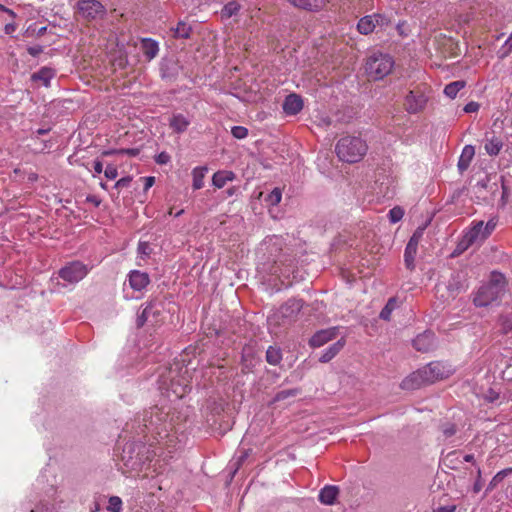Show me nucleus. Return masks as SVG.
I'll list each match as a JSON object with an SVG mask.
<instances>
[{"mask_svg": "<svg viewBox=\"0 0 512 512\" xmlns=\"http://www.w3.org/2000/svg\"><path fill=\"white\" fill-rule=\"evenodd\" d=\"M507 279L504 274L493 271L487 282L483 283L474 293L473 304L476 307H488L500 301L507 292Z\"/></svg>", "mask_w": 512, "mask_h": 512, "instance_id": "obj_1", "label": "nucleus"}, {"mask_svg": "<svg viewBox=\"0 0 512 512\" xmlns=\"http://www.w3.org/2000/svg\"><path fill=\"white\" fill-rule=\"evenodd\" d=\"M167 413L163 412L158 406L144 410L143 413L137 416L134 424L137 425L136 433L138 435L152 432L161 435L162 432H167L166 429Z\"/></svg>", "mask_w": 512, "mask_h": 512, "instance_id": "obj_2", "label": "nucleus"}, {"mask_svg": "<svg viewBox=\"0 0 512 512\" xmlns=\"http://www.w3.org/2000/svg\"><path fill=\"white\" fill-rule=\"evenodd\" d=\"M368 146L360 137L344 136L336 144L335 151L338 158L347 163H356L366 154Z\"/></svg>", "mask_w": 512, "mask_h": 512, "instance_id": "obj_3", "label": "nucleus"}, {"mask_svg": "<svg viewBox=\"0 0 512 512\" xmlns=\"http://www.w3.org/2000/svg\"><path fill=\"white\" fill-rule=\"evenodd\" d=\"M394 64V59L389 54L375 52L367 58L365 70L369 78L382 80L392 72Z\"/></svg>", "mask_w": 512, "mask_h": 512, "instance_id": "obj_4", "label": "nucleus"}, {"mask_svg": "<svg viewBox=\"0 0 512 512\" xmlns=\"http://www.w3.org/2000/svg\"><path fill=\"white\" fill-rule=\"evenodd\" d=\"M302 307L301 300L290 299L269 318V321L279 326H289L297 320Z\"/></svg>", "mask_w": 512, "mask_h": 512, "instance_id": "obj_5", "label": "nucleus"}, {"mask_svg": "<svg viewBox=\"0 0 512 512\" xmlns=\"http://www.w3.org/2000/svg\"><path fill=\"white\" fill-rule=\"evenodd\" d=\"M483 228V221L473 222L472 226L464 234L462 240L458 244V250L464 251L470 246L481 243L487 239Z\"/></svg>", "mask_w": 512, "mask_h": 512, "instance_id": "obj_6", "label": "nucleus"}, {"mask_svg": "<svg viewBox=\"0 0 512 512\" xmlns=\"http://www.w3.org/2000/svg\"><path fill=\"white\" fill-rule=\"evenodd\" d=\"M88 273V268L80 261H72L62 267L58 275L61 279L69 283H77Z\"/></svg>", "mask_w": 512, "mask_h": 512, "instance_id": "obj_7", "label": "nucleus"}, {"mask_svg": "<svg viewBox=\"0 0 512 512\" xmlns=\"http://www.w3.org/2000/svg\"><path fill=\"white\" fill-rule=\"evenodd\" d=\"M79 14L88 21L104 17L106 9L98 0H79L77 2Z\"/></svg>", "mask_w": 512, "mask_h": 512, "instance_id": "obj_8", "label": "nucleus"}, {"mask_svg": "<svg viewBox=\"0 0 512 512\" xmlns=\"http://www.w3.org/2000/svg\"><path fill=\"white\" fill-rule=\"evenodd\" d=\"M475 193L478 196H482L486 198L484 192L489 193L491 196H494L498 191V179L496 175H485L483 178L479 179L474 186Z\"/></svg>", "mask_w": 512, "mask_h": 512, "instance_id": "obj_9", "label": "nucleus"}, {"mask_svg": "<svg viewBox=\"0 0 512 512\" xmlns=\"http://www.w3.org/2000/svg\"><path fill=\"white\" fill-rule=\"evenodd\" d=\"M338 335V328L331 327L317 331L309 340L312 348H318L333 340Z\"/></svg>", "mask_w": 512, "mask_h": 512, "instance_id": "obj_10", "label": "nucleus"}, {"mask_svg": "<svg viewBox=\"0 0 512 512\" xmlns=\"http://www.w3.org/2000/svg\"><path fill=\"white\" fill-rule=\"evenodd\" d=\"M424 373V379L428 384L434 383L437 380L443 379L445 375L444 366L440 362H430L425 367L421 368Z\"/></svg>", "mask_w": 512, "mask_h": 512, "instance_id": "obj_11", "label": "nucleus"}, {"mask_svg": "<svg viewBox=\"0 0 512 512\" xmlns=\"http://www.w3.org/2000/svg\"><path fill=\"white\" fill-rule=\"evenodd\" d=\"M484 141V149L489 156H497L504 145L502 137L497 136L494 131L486 132Z\"/></svg>", "mask_w": 512, "mask_h": 512, "instance_id": "obj_12", "label": "nucleus"}, {"mask_svg": "<svg viewBox=\"0 0 512 512\" xmlns=\"http://www.w3.org/2000/svg\"><path fill=\"white\" fill-rule=\"evenodd\" d=\"M426 102L427 99L424 94H416L415 92L410 91L405 98L406 110L411 114L418 113L424 109Z\"/></svg>", "mask_w": 512, "mask_h": 512, "instance_id": "obj_13", "label": "nucleus"}, {"mask_svg": "<svg viewBox=\"0 0 512 512\" xmlns=\"http://www.w3.org/2000/svg\"><path fill=\"white\" fill-rule=\"evenodd\" d=\"M303 106L304 103L301 96L292 93L285 98L282 108L287 115H297L303 109Z\"/></svg>", "mask_w": 512, "mask_h": 512, "instance_id": "obj_14", "label": "nucleus"}, {"mask_svg": "<svg viewBox=\"0 0 512 512\" xmlns=\"http://www.w3.org/2000/svg\"><path fill=\"white\" fill-rule=\"evenodd\" d=\"M427 384L422 369H418L402 380L401 388L404 390H415Z\"/></svg>", "mask_w": 512, "mask_h": 512, "instance_id": "obj_15", "label": "nucleus"}, {"mask_svg": "<svg viewBox=\"0 0 512 512\" xmlns=\"http://www.w3.org/2000/svg\"><path fill=\"white\" fill-rule=\"evenodd\" d=\"M128 282L133 290L141 291L150 283V278L146 272L132 270L128 275Z\"/></svg>", "mask_w": 512, "mask_h": 512, "instance_id": "obj_16", "label": "nucleus"}, {"mask_svg": "<svg viewBox=\"0 0 512 512\" xmlns=\"http://www.w3.org/2000/svg\"><path fill=\"white\" fill-rule=\"evenodd\" d=\"M413 346L420 352H428L434 347V334L431 332H424L419 334L413 340Z\"/></svg>", "mask_w": 512, "mask_h": 512, "instance_id": "obj_17", "label": "nucleus"}, {"mask_svg": "<svg viewBox=\"0 0 512 512\" xmlns=\"http://www.w3.org/2000/svg\"><path fill=\"white\" fill-rule=\"evenodd\" d=\"M339 495V488L334 485H326L319 492V501L325 505H333Z\"/></svg>", "mask_w": 512, "mask_h": 512, "instance_id": "obj_18", "label": "nucleus"}, {"mask_svg": "<svg viewBox=\"0 0 512 512\" xmlns=\"http://www.w3.org/2000/svg\"><path fill=\"white\" fill-rule=\"evenodd\" d=\"M147 308H151L149 313L150 326H158L163 322V305L157 301H151L147 304Z\"/></svg>", "mask_w": 512, "mask_h": 512, "instance_id": "obj_19", "label": "nucleus"}, {"mask_svg": "<svg viewBox=\"0 0 512 512\" xmlns=\"http://www.w3.org/2000/svg\"><path fill=\"white\" fill-rule=\"evenodd\" d=\"M55 70L50 67H42L31 75L33 82H41L45 87L50 86L51 79L55 76Z\"/></svg>", "mask_w": 512, "mask_h": 512, "instance_id": "obj_20", "label": "nucleus"}, {"mask_svg": "<svg viewBox=\"0 0 512 512\" xmlns=\"http://www.w3.org/2000/svg\"><path fill=\"white\" fill-rule=\"evenodd\" d=\"M288 2L296 8L306 11H318L325 4L324 0H288Z\"/></svg>", "mask_w": 512, "mask_h": 512, "instance_id": "obj_21", "label": "nucleus"}, {"mask_svg": "<svg viewBox=\"0 0 512 512\" xmlns=\"http://www.w3.org/2000/svg\"><path fill=\"white\" fill-rule=\"evenodd\" d=\"M345 346V339L341 338L337 342L329 346L320 356L321 363H328L331 361Z\"/></svg>", "mask_w": 512, "mask_h": 512, "instance_id": "obj_22", "label": "nucleus"}, {"mask_svg": "<svg viewBox=\"0 0 512 512\" xmlns=\"http://www.w3.org/2000/svg\"><path fill=\"white\" fill-rule=\"evenodd\" d=\"M474 155H475V149L472 145H466L463 148L460 158L458 160V164H457L458 169L461 173L468 169Z\"/></svg>", "mask_w": 512, "mask_h": 512, "instance_id": "obj_23", "label": "nucleus"}, {"mask_svg": "<svg viewBox=\"0 0 512 512\" xmlns=\"http://www.w3.org/2000/svg\"><path fill=\"white\" fill-rule=\"evenodd\" d=\"M141 50H142L144 56L148 60H151L154 57H156V55L158 54L159 46L155 40H153L151 38H143L141 40Z\"/></svg>", "mask_w": 512, "mask_h": 512, "instance_id": "obj_24", "label": "nucleus"}, {"mask_svg": "<svg viewBox=\"0 0 512 512\" xmlns=\"http://www.w3.org/2000/svg\"><path fill=\"white\" fill-rule=\"evenodd\" d=\"M169 125L174 132L183 133L190 125V120L187 119L183 114H176L171 118Z\"/></svg>", "mask_w": 512, "mask_h": 512, "instance_id": "obj_25", "label": "nucleus"}, {"mask_svg": "<svg viewBox=\"0 0 512 512\" xmlns=\"http://www.w3.org/2000/svg\"><path fill=\"white\" fill-rule=\"evenodd\" d=\"M418 246L407 243L404 251V263L408 270L412 271L415 268V257L417 254Z\"/></svg>", "mask_w": 512, "mask_h": 512, "instance_id": "obj_26", "label": "nucleus"}, {"mask_svg": "<svg viewBox=\"0 0 512 512\" xmlns=\"http://www.w3.org/2000/svg\"><path fill=\"white\" fill-rule=\"evenodd\" d=\"M235 175L231 171H218L212 177V183L217 188H222L228 181H232Z\"/></svg>", "mask_w": 512, "mask_h": 512, "instance_id": "obj_27", "label": "nucleus"}, {"mask_svg": "<svg viewBox=\"0 0 512 512\" xmlns=\"http://www.w3.org/2000/svg\"><path fill=\"white\" fill-rule=\"evenodd\" d=\"M173 37L176 39L190 38L192 27L184 21H179L176 28H172Z\"/></svg>", "mask_w": 512, "mask_h": 512, "instance_id": "obj_28", "label": "nucleus"}, {"mask_svg": "<svg viewBox=\"0 0 512 512\" xmlns=\"http://www.w3.org/2000/svg\"><path fill=\"white\" fill-rule=\"evenodd\" d=\"M208 169L207 167H196L192 171L193 176V189L199 190L204 186V178L206 176Z\"/></svg>", "mask_w": 512, "mask_h": 512, "instance_id": "obj_29", "label": "nucleus"}, {"mask_svg": "<svg viewBox=\"0 0 512 512\" xmlns=\"http://www.w3.org/2000/svg\"><path fill=\"white\" fill-rule=\"evenodd\" d=\"M373 18L371 15H366L362 17L357 23V30L359 33L363 35H368L372 33L375 29V24H373Z\"/></svg>", "mask_w": 512, "mask_h": 512, "instance_id": "obj_30", "label": "nucleus"}, {"mask_svg": "<svg viewBox=\"0 0 512 512\" xmlns=\"http://www.w3.org/2000/svg\"><path fill=\"white\" fill-rule=\"evenodd\" d=\"M466 86V82L464 80H457L447 84L444 88V94L450 99L456 98L457 94L460 90H462Z\"/></svg>", "mask_w": 512, "mask_h": 512, "instance_id": "obj_31", "label": "nucleus"}, {"mask_svg": "<svg viewBox=\"0 0 512 512\" xmlns=\"http://www.w3.org/2000/svg\"><path fill=\"white\" fill-rule=\"evenodd\" d=\"M398 307V300L396 297H391L388 299L386 305L383 307L379 314V318L385 321H389L391 319L392 312Z\"/></svg>", "mask_w": 512, "mask_h": 512, "instance_id": "obj_32", "label": "nucleus"}, {"mask_svg": "<svg viewBox=\"0 0 512 512\" xmlns=\"http://www.w3.org/2000/svg\"><path fill=\"white\" fill-rule=\"evenodd\" d=\"M510 474H512V467L503 469V470L499 471L498 473H496V475L491 479V481L489 482V484L487 486L486 494H488L489 492H492L497 487V485L501 481H503V479L506 476H508Z\"/></svg>", "mask_w": 512, "mask_h": 512, "instance_id": "obj_33", "label": "nucleus"}, {"mask_svg": "<svg viewBox=\"0 0 512 512\" xmlns=\"http://www.w3.org/2000/svg\"><path fill=\"white\" fill-rule=\"evenodd\" d=\"M282 360V351L277 346H269L266 351V361L270 365H278Z\"/></svg>", "mask_w": 512, "mask_h": 512, "instance_id": "obj_34", "label": "nucleus"}, {"mask_svg": "<svg viewBox=\"0 0 512 512\" xmlns=\"http://www.w3.org/2000/svg\"><path fill=\"white\" fill-rule=\"evenodd\" d=\"M240 10V5L236 1L228 2L221 10V17L228 19L233 15H236Z\"/></svg>", "mask_w": 512, "mask_h": 512, "instance_id": "obj_35", "label": "nucleus"}, {"mask_svg": "<svg viewBox=\"0 0 512 512\" xmlns=\"http://www.w3.org/2000/svg\"><path fill=\"white\" fill-rule=\"evenodd\" d=\"M281 199V189L276 187L265 197V202L270 206H276L280 203Z\"/></svg>", "mask_w": 512, "mask_h": 512, "instance_id": "obj_36", "label": "nucleus"}, {"mask_svg": "<svg viewBox=\"0 0 512 512\" xmlns=\"http://www.w3.org/2000/svg\"><path fill=\"white\" fill-rule=\"evenodd\" d=\"M298 394H300V389H298V388L281 390L276 393V395L274 397V401H276V402L282 401L289 397H295Z\"/></svg>", "mask_w": 512, "mask_h": 512, "instance_id": "obj_37", "label": "nucleus"}, {"mask_svg": "<svg viewBox=\"0 0 512 512\" xmlns=\"http://www.w3.org/2000/svg\"><path fill=\"white\" fill-rule=\"evenodd\" d=\"M151 311V308H147V305L143 308L142 312L138 314L136 319V326L137 328H141L144 325L148 324L150 325V318L149 313Z\"/></svg>", "mask_w": 512, "mask_h": 512, "instance_id": "obj_38", "label": "nucleus"}, {"mask_svg": "<svg viewBox=\"0 0 512 512\" xmlns=\"http://www.w3.org/2000/svg\"><path fill=\"white\" fill-rule=\"evenodd\" d=\"M440 430L445 439H449L457 432V426L454 423H444L441 425Z\"/></svg>", "mask_w": 512, "mask_h": 512, "instance_id": "obj_39", "label": "nucleus"}, {"mask_svg": "<svg viewBox=\"0 0 512 512\" xmlns=\"http://www.w3.org/2000/svg\"><path fill=\"white\" fill-rule=\"evenodd\" d=\"M403 216H404V210L399 206H395L388 213V218H389L390 222L393 224L399 222L403 218Z\"/></svg>", "mask_w": 512, "mask_h": 512, "instance_id": "obj_40", "label": "nucleus"}, {"mask_svg": "<svg viewBox=\"0 0 512 512\" xmlns=\"http://www.w3.org/2000/svg\"><path fill=\"white\" fill-rule=\"evenodd\" d=\"M140 150L138 148H127V149H119V150H108L104 151L103 155H114V154H126L132 157H135L139 154Z\"/></svg>", "mask_w": 512, "mask_h": 512, "instance_id": "obj_41", "label": "nucleus"}, {"mask_svg": "<svg viewBox=\"0 0 512 512\" xmlns=\"http://www.w3.org/2000/svg\"><path fill=\"white\" fill-rule=\"evenodd\" d=\"M107 510L110 512H121L122 511V500L118 496H111L109 498V504Z\"/></svg>", "mask_w": 512, "mask_h": 512, "instance_id": "obj_42", "label": "nucleus"}, {"mask_svg": "<svg viewBox=\"0 0 512 512\" xmlns=\"http://www.w3.org/2000/svg\"><path fill=\"white\" fill-rule=\"evenodd\" d=\"M482 397L488 403H495L500 399V392L494 388H489L483 393Z\"/></svg>", "mask_w": 512, "mask_h": 512, "instance_id": "obj_43", "label": "nucleus"}, {"mask_svg": "<svg viewBox=\"0 0 512 512\" xmlns=\"http://www.w3.org/2000/svg\"><path fill=\"white\" fill-rule=\"evenodd\" d=\"M371 17L373 18L372 20H373V24H375V28L377 26L385 27L390 24V19L383 14L375 13V14H372Z\"/></svg>", "mask_w": 512, "mask_h": 512, "instance_id": "obj_44", "label": "nucleus"}, {"mask_svg": "<svg viewBox=\"0 0 512 512\" xmlns=\"http://www.w3.org/2000/svg\"><path fill=\"white\" fill-rule=\"evenodd\" d=\"M501 331L504 334L509 333L512 330V318L509 316L502 315L500 317Z\"/></svg>", "mask_w": 512, "mask_h": 512, "instance_id": "obj_45", "label": "nucleus"}, {"mask_svg": "<svg viewBox=\"0 0 512 512\" xmlns=\"http://www.w3.org/2000/svg\"><path fill=\"white\" fill-rule=\"evenodd\" d=\"M512 52V33L508 37V39L505 41L504 45L501 47L499 53L500 58H505Z\"/></svg>", "mask_w": 512, "mask_h": 512, "instance_id": "obj_46", "label": "nucleus"}, {"mask_svg": "<svg viewBox=\"0 0 512 512\" xmlns=\"http://www.w3.org/2000/svg\"><path fill=\"white\" fill-rule=\"evenodd\" d=\"M231 134L236 139H244L248 135V129L243 126H234L231 129Z\"/></svg>", "mask_w": 512, "mask_h": 512, "instance_id": "obj_47", "label": "nucleus"}, {"mask_svg": "<svg viewBox=\"0 0 512 512\" xmlns=\"http://www.w3.org/2000/svg\"><path fill=\"white\" fill-rule=\"evenodd\" d=\"M445 461L449 463V464H447L448 467H450L451 469H455L456 466L454 464H457L460 462L458 459V452L457 451L449 452L445 457Z\"/></svg>", "mask_w": 512, "mask_h": 512, "instance_id": "obj_48", "label": "nucleus"}, {"mask_svg": "<svg viewBox=\"0 0 512 512\" xmlns=\"http://www.w3.org/2000/svg\"><path fill=\"white\" fill-rule=\"evenodd\" d=\"M424 228H417L411 238L409 239L408 243L418 246L422 236H423Z\"/></svg>", "mask_w": 512, "mask_h": 512, "instance_id": "obj_49", "label": "nucleus"}, {"mask_svg": "<svg viewBox=\"0 0 512 512\" xmlns=\"http://www.w3.org/2000/svg\"><path fill=\"white\" fill-rule=\"evenodd\" d=\"M496 226H497L496 218H491L485 225L483 224L485 235H487V237H489L492 234V232L495 230Z\"/></svg>", "mask_w": 512, "mask_h": 512, "instance_id": "obj_50", "label": "nucleus"}, {"mask_svg": "<svg viewBox=\"0 0 512 512\" xmlns=\"http://www.w3.org/2000/svg\"><path fill=\"white\" fill-rule=\"evenodd\" d=\"M104 174L108 179H115L118 176V170L114 165H107Z\"/></svg>", "mask_w": 512, "mask_h": 512, "instance_id": "obj_51", "label": "nucleus"}, {"mask_svg": "<svg viewBox=\"0 0 512 512\" xmlns=\"http://www.w3.org/2000/svg\"><path fill=\"white\" fill-rule=\"evenodd\" d=\"M171 160V157L170 155L163 151L161 153H159L156 157H155V161L157 164H160V165H165L167 164L169 161Z\"/></svg>", "mask_w": 512, "mask_h": 512, "instance_id": "obj_52", "label": "nucleus"}, {"mask_svg": "<svg viewBox=\"0 0 512 512\" xmlns=\"http://www.w3.org/2000/svg\"><path fill=\"white\" fill-rule=\"evenodd\" d=\"M479 108H480V104L478 102L471 101L464 106L463 110L466 113H474V112H477L479 110Z\"/></svg>", "mask_w": 512, "mask_h": 512, "instance_id": "obj_53", "label": "nucleus"}, {"mask_svg": "<svg viewBox=\"0 0 512 512\" xmlns=\"http://www.w3.org/2000/svg\"><path fill=\"white\" fill-rule=\"evenodd\" d=\"M131 181H132V178L130 176L123 177L115 183L114 187L117 189L128 187L130 185Z\"/></svg>", "mask_w": 512, "mask_h": 512, "instance_id": "obj_54", "label": "nucleus"}, {"mask_svg": "<svg viewBox=\"0 0 512 512\" xmlns=\"http://www.w3.org/2000/svg\"><path fill=\"white\" fill-rule=\"evenodd\" d=\"M29 512H49V507L47 504L39 502L35 507L30 508Z\"/></svg>", "mask_w": 512, "mask_h": 512, "instance_id": "obj_55", "label": "nucleus"}, {"mask_svg": "<svg viewBox=\"0 0 512 512\" xmlns=\"http://www.w3.org/2000/svg\"><path fill=\"white\" fill-rule=\"evenodd\" d=\"M27 52L33 56V57H37L38 55H40L42 52H43V47L40 46V45H36V46H31V47H28L27 48Z\"/></svg>", "mask_w": 512, "mask_h": 512, "instance_id": "obj_56", "label": "nucleus"}, {"mask_svg": "<svg viewBox=\"0 0 512 512\" xmlns=\"http://www.w3.org/2000/svg\"><path fill=\"white\" fill-rule=\"evenodd\" d=\"M86 203H90L95 207H98L101 204V199L96 195H88L85 199Z\"/></svg>", "mask_w": 512, "mask_h": 512, "instance_id": "obj_57", "label": "nucleus"}, {"mask_svg": "<svg viewBox=\"0 0 512 512\" xmlns=\"http://www.w3.org/2000/svg\"><path fill=\"white\" fill-rule=\"evenodd\" d=\"M138 252L142 255H149L150 253V247L149 244L146 242H140L138 245Z\"/></svg>", "mask_w": 512, "mask_h": 512, "instance_id": "obj_58", "label": "nucleus"}, {"mask_svg": "<svg viewBox=\"0 0 512 512\" xmlns=\"http://www.w3.org/2000/svg\"><path fill=\"white\" fill-rule=\"evenodd\" d=\"M455 511H456L455 505L440 506L434 510V512H455Z\"/></svg>", "mask_w": 512, "mask_h": 512, "instance_id": "obj_59", "label": "nucleus"}, {"mask_svg": "<svg viewBox=\"0 0 512 512\" xmlns=\"http://www.w3.org/2000/svg\"><path fill=\"white\" fill-rule=\"evenodd\" d=\"M143 179L145 181L144 190L147 191L155 183V178L153 176H148V177H144Z\"/></svg>", "mask_w": 512, "mask_h": 512, "instance_id": "obj_60", "label": "nucleus"}, {"mask_svg": "<svg viewBox=\"0 0 512 512\" xmlns=\"http://www.w3.org/2000/svg\"><path fill=\"white\" fill-rule=\"evenodd\" d=\"M93 168H94L95 173H97V174L102 173V171H103V164H102V162L99 161V160L94 161Z\"/></svg>", "mask_w": 512, "mask_h": 512, "instance_id": "obj_61", "label": "nucleus"}, {"mask_svg": "<svg viewBox=\"0 0 512 512\" xmlns=\"http://www.w3.org/2000/svg\"><path fill=\"white\" fill-rule=\"evenodd\" d=\"M482 489V481L481 479H476L474 485H473V492L479 493Z\"/></svg>", "mask_w": 512, "mask_h": 512, "instance_id": "obj_62", "label": "nucleus"}, {"mask_svg": "<svg viewBox=\"0 0 512 512\" xmlns=\"http://www.w3.org/2000/svg\"><path fill=\"white\" fill-rule=\"evenodd\" d=\"M46 31H47V27L46 26L41 27V28H39L37 30L36 36L37 37H41V36H43L46 33Z\"/></svg>", "mask_w": 512, "mask_h": 512, "instance_id": "obj_63", "label": "nucleus"}, {"mask_svg": "<svg viewBox=\"0 0 512 512\" xmlns=\"http://www.w3.org/2000/svg\"><path fill=\"white\" fill-rule=\"evenodd\" d=\"M465 462L474 463V455L473 454H467L464 456Z\"/></svg>", "mask_w": 512, "mask_h": 512, "instance_id": "obj_64", "label": "nucleus"}]
</instances>
